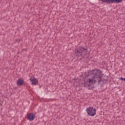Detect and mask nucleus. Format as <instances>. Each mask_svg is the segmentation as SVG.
I'll return each instance as SVG.
<instances>
[{"label":"nucleus","mask_w":125,"mask_h":125,"mask_svg":"<svg viewBox=\"0 0 125 125\" xmlns=\"http://www.w3.org/2000/svg\"><path fill=\"white\" fill-rule=\"evenodd\" d=\"M87 115L91 117H94L96 115V109L92 106L87 107L86 109Z\"/></svg>","instance_id":"7ed1b4c3"},{"label":"nucleus","mask_w":125,"mask_h":125,"mask_svg":"<svg viewBox=\"0 0 125 125\" xmlns=\"http://www.w3.org/2000/svg\"><path fill=\"white\" fill-rule=\"evenodd\" d=\"M16 42H20V39L16 40Z\"/></svg>","instance_id":"1a4fd4ad"},{"label":"nucleus","mask_w":125,"mask_h":125,"mask_svg":"<svg viewBox=\"0 0 125 125\" xmlns=\"http://www.w3.org/2000/svg\"><path fill=\"white\" fill-rule=\"evenodd\" d=\"M120 80H121V81H124V82H125V78H123L122 77L120 78Z\"/></svg>","instance_id":"6e6552de"},{"label":"nucleus","mask_w":125,"mask_h":125,"mask_svg":"<svg viewBox=\"0 0 125 125\" xmlns=\"http://www.w3.org/2000/svg\"><path fill=\"white\" fill-rule=\"evenodd\" d=\"M88 85V86H90V85Z\"/></svg>","instance_id":"9d476101"},{"label":"nucleus","mask_w":125,"mask_h":125,"mask_svg":"<svg viewBox=\"0 0 125 125\" xmlns=\"http://www.w3.org/2000/svg\"><path fill=\"white\" fill-rule=\"evenodd\" d=\"M17 84L18 85H23L24 84V80L22 79H19L17 81Z\"/></svg>","instance_id":"0eeeda50"},{"label":"nucleus","mask_w":125,"mask_h":125,"mask_svg":"<svg viewBox=\"0 0 125 125\" xmlns=\"http://www.w3.org/2000/svg\"><path fill=\"white\" fill-rule=\"evenodd\" d=\"M88 74L92 79H88L87 82L89 83H98V84L103 82L101 77L103 76V71L97 68H94L88 72Z\"/></svg>","instance_id":"f257e3e1"},{"label":"nucleus","mask_w":125,"mask_h":125,"mask_svg":"<svg viewBox=\"0 0 125 125\" xmlns=\"http://www.w3.org/2000/svg\"><path fill=\"white\" fill-rule=\"evenodd\" d=\"M35 117H36V115H35V114L33 113H30L27 115V120H28V121H32L35 120Z\"/></svg>","instance_id":"39448f33"},{"label":"nucleus","mask_w":125,"mask_h":125,"mask_svg":"<svg viewBox=\"0 0 125 125\" xmlns=\"http://www.w3.org/2000/svg\"><path fill=\"white\" fill-rule=\"evenodd\" d=\"M74 54L77 58L83 56V55H86L87 54V48L80 46L79 49H75Z\"/></svg>","instance_id":"f03ea898"},{"label":"nucleus","mask_w":125,"mask_h":125,"mask_svg":"<svg viewBox=\"0 0 125 125\" xmlns=\"http://www.w3.org/2000/svg\"><path fill=\"white\" fill-rule=\"evenodd\" d=\"M103 2L105 3H108V4H111V3H114V2H116V3H120L123 1V0H100Z\"/></svg>","instance_id":"20e7f679"},{"label":"nucleus","mask_w":125,"mask_h":125,"mask_svg":"<svg viewBox=\"0 0 125 125\" xmlns=\"http://www.w3.org/2000/svg\"><path fill=\"white\" fill-rule=\"evenodd\" d=\"M30 81H31L32 84H37V83H39L38 79H37L34 77H31L30 79Z\"/></svg>","instance_id":"423d86ee"}]
</instances>
